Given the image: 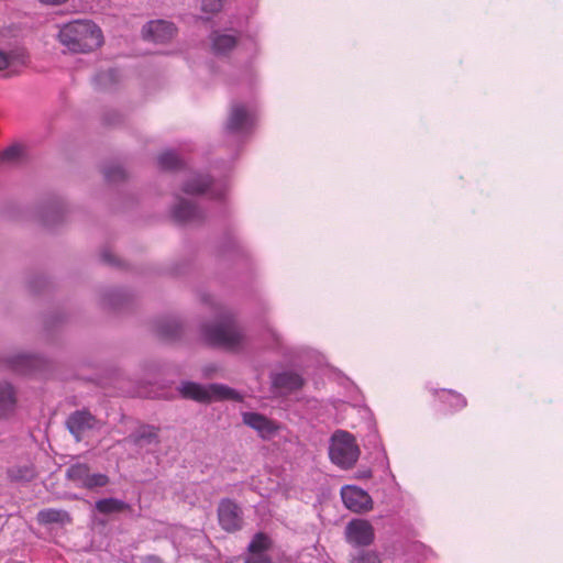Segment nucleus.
I'll return each mask as SVG.
<instances>
[{"label": "nucleus", "instance_id": "obj_1", "mask_svg": "<svg viewBox=\"0 0 563 563\" xmlns=\"http://www.w3.org/2000/svg\"><path fill=\"white\" fill-rule=\"evenodd\" d=\"M57 40L69 53L89 54L103 44V34L90 20H74L59 27Z\"/></svg>", "mask_w": 563, "mask_h": 563}, {"label": "nucleus", "instance_id": "obj_2", "mask_svg": "<svg viewBox=\"0 0 563 563\" xmlns=\"http://www.w3.org/2000/svg\"><path fill=\"white\" fill-rule=\"evenodd\" d=\"M205 340L214 346L230 351H238L245 344V336L231 319L214 324H207L202 329Z\"/></svg>", "mask_w": 563, "mask_h": 563}, {"label": "nucleus", "instance_id": "obj_3", "mask_svg": "<svg viewBox=\"0 0 563 563\" xmlns=\"http://www.w3.org/2000/svg\"><path fill=\"white\" fill-rule=\"evenodd\" d=\"M329 455L331 461L341 468L353 467L360 456L355 438L346 431L339 430L334 432L331 438Z\"/></svg>", "mask_w": 563, "mask_h": 563}, {"label": "nucleus", "instance_id": "obj_4", "mask_svg": "<svg viewBox=\"0 0 563 563\" xmlns=\"http://www.w3.org/2000/svg\"><path fill=\"white\" fill-rule=\"evenodd\" d=\"M180 394L184 398L200 402H209L212 400L223 399H240L235 390L217 384L203 387L196 383H185L180 388Z\"/></svg>", "mask_w": 563, "mask_h": 563}, {"label": "nucleus", "instance_id": "obj_5", "mask_svg": "<svg viewBox=\"0 0 563 563\" xmlns=\"http://www.w3.org/2000/svg\"><path fill=\"white\" fill-rule=\"evenodd\" d=\"M219 525L227 532L242 529L243 517L240 506L230 498L221 499L218 506Z\"/></svg>", "mask_w": 563, "mask_h": 563}, {"label": "nucleus", "instance_id": "obj_6", "mask_svg": "<svg viewBox=\"0 0 563 563\" xmlns=\"http://www.w3.org/2000/svg\"><path fill=\"white\" fill-rule=\"evenodd\" d=\"M345 539L352 545L368 547L375 539L374 528L367 520L353 519L345 528Z\"/></svg>", "mask_w": 563, "mask_h": 563}, {"label": "nucleus", "instance_id": "obj_7", "mask_svg": "<svg viewBox=\"0 0 563 563\" xmlns=\"http://www.w3.org/2000/svg\"><path fill=\"white\" fill-rule=\"evenodd\" d=\"M341 497L345 507L354 512H365L373 508L372 497L360 487L352 485L342 487Z\"/></svg>", "mask_w": 563, "mask_h": 563}, {"label": "nucleus", "instance_id": "obj_8", "mask_svg": "<svg viewBox=\"0 0 563 563\" xmlns=\"http://www.w3.org/2000/svg\"><path fill=\"white\" fill-rule=\"evenodd\" d=\"M177 29L165 20L150 21L143 26V36L155 43H167L176 35Z\"/></svg>", "mask_w": 563, "mask_h": 563}, {"label": "nucleus", "instance_id": "obj_9", "mask_svg": "<svg viewBox=\"0 0 563 563\" xmlns=\"http://www.w3.org/2000/svg\"><path fill=\"white\" fill-rule=\"evenodd\" d=\"M432 395L444 406V413H455L467 407L466 398L452 389H433Z\"/></svg>", "mask_w": 563, "mask_h": 563}, {"label": "nucleus", "instance_id": "obj_10", "mask_svg": "<svg viewBox=\"0 0 563 563\" xmlns=\"http://www.w3.org/2000/svg\"><path fill=\"white\" fill-rule=\"evenodd\" d=\"M95 423V417L85 410L74 412L66 422L69 432L76 438L77 442L82 439V434L87 430L93 428Z\"/></svg>", "mask_w": 563, "mask_h": 563}, {"label": "nucleus", "instance_id": "obj_11", "mask_svg": "<svg viewBox=\"0 0 563 563\" xmlns=\"http://www.w3.org/2000/svg\"><path fill=\"white\" fill-rule=\"evenodd\" d=\"M243 422L256 430L262 438H269L276 433L278 426L264 415L257 412H244Z\"/></svg>", "mask_w": 563, "mask_h": 563}, {"label": "nucleus", "instance_id": "obj_12", "mask_svg": "<svg viewBox=\"0 0 563 563\" xmlns=\"http://www.w3.org/2000/svg\"><path fill=\"white\" fill-rule=\"evenodd\" d=\"M272 384L277 389L292 393L301 389L305 385V380L295 372H283L272 377Z\"/></svg>", "mask_w": 563, "mask_h": 563}, {"label": "nucleus", "instance_id": "obj_13", "mask_svg": "<svg viewBox=\"0 0 563 563\" xmlns=\"http://www.w3.org/2000/svg\"><path fill=\"white\" fill-rule=\"evenodd\" d=\"M173 217L178 223H192L201 219V213L191 202L179 199L173 210Z\"/></svg>", "mask_w": 563, "mask_h": 563}, {"label": "nucleus", "instance_id": "obj_14", "mask_svg": "<svg viewBox=\"0 0 563 563\" xmlns=\"http://www.w3.org/2000/svg\"><path fill=\"white\" fill-rule=\"evenodd\" d=\"M251 122V115L246 111V109L241 104H235L232 107L227 129L236 132L242 131L245 128H247L249 123Z\"/></svg>", "mask_w": 563, "mask_h": 563}, {"label": "nucleus", "instance_id": "obj_15", "mask_svg": "<svg viewBox=\"0 0 563 563\" xmlns=\"http://www.w3.org/2000/svg\"><path fill=\"white\" fill-rule=\"evenodd\" d=\"M37 521L41 525L51 523H70L71 518L69 514L62 509L47 508L43 509L37 514Z\"/></svg>", "mask_w": 563, "mask_h": 563}, {"label": "nucleus", "instance_id": "obj_16", "mask_svg": "<svg viewBox=\"0 0 563 563\" xmlns=\"http://www.w3.org/2000/svg\"><path fill=\"white\" fill-rule=\"evenodd\" d=\"M14 406L15 395L12 386L9 384H0V419L13 412Z\"/></svg>", "mask_w": 563, "mask_h": 563}, {"label": "nucleus", "instance_id": "obj_17", "mask_svg": "<svg viewBox=\"0 0 563 563\" xmlns=\"http://www.w3.org/2000/svg\"><path fill=\"white\" fill-rule=\"evenodd\" d=\"M212 48L217 54H227L236 45V37L230 34L214 32L211 36Z\"/></svg>", "mask_w": 563, "mask_h": 563}, {"label": "nucleus", "instance_id": "obj_18", "mask_svg": "<svg viewBox=\"0 0 563 563\" xmlns=\"http://www.w3.org/2000/svg\"><path fill=\"white\" fill-rule=\"evenodd\" d=\"M96 509L103 515L130 510L129 504L117 498H104L96 503Z\"/></svg>", "mask_w": 563, "mask_h": 563}, {"label": "nucleus", "instance_id": "obj_19", "mask_svg": "<svg viewBox=\"0 0 563 563\" xmlns=\"http://www.w3.org/2000/svg\"><path fill=\"white\" fill-rule=\"evenodd\" d=\"M27 56L24 52L12 51L10 53H4L0 51V73L14 67L15 65H24Z\"/></svg>", "mask_w": 563, "mask_h": 563}, {"label": "nucleus", "instance_id": "obj_20", "mask_svg": "<svg viewBox=\"0 0 563 563\" xmlns=\"http://www.w3.org/2000/svg\"><path fill=\"white\" fill-rule=\"evenodd\" d=\"M90 468L85 463H77L67 468L66 476L69 481L77 484L79 487H85L88 479Z\"/></svg>", "mask_w": 563, "mask_h": 563}, {"label": "nucleus", "instance_id": "obj_21", "mask_svg": "<svg viewBox=\"0 0 563 563\" xmlns=\"http://www.w3.org/2000/svg\"><path fill=\"white\" fill-rule=\"evenodd\" d=\"M158 165L164 170H174L181 167V161L174 152L167 151L157 157Z\"/></svg>", "mask_w": 563, "mask_h": 563}, {"label": "nucleus", "instance_id": "obj_22", "mask_svg": "<svg viewBox=\"0 0 563 563\" xmlns=\"http://www.w3.org/2000/svg\"><path fill=\"white\" fill-rule=\"evenodd\" d=\"M210 178L207 176H197L187 183L184 187V191L189 195H198L206 191L210 185Z\"/></svg>", "mask_w": 563, "mask_h": 563}, {"label": "nucleus", "instance_id": "obj_23", "mask_svg": "<svg viewBox=\"0 0 563 563\" xmlns=\"http://www.w3.org/2000/svg\"><path fill=\"white\" fill-rule=\"evenodd\" d=\"M272 547V541L267 534L263 532H257L252 541L249 544L250 553H264V551L268 550Z\"/></svg>", "mask_w": 563, "mask_h": 563}, {"label": "nucleus", "instance_id": "obj_24", "mask_svg": "<svg viewBox=\"0 0 563 563\" xmlns=\"http://www.w3.org/2000/svg\"><path fill=\"white\" fill-rule=\"evenodd\" d=\"M158 432L159 428L154 426H143L140 428L137 433L133 435V442L139 444L142 441H146L147 443H152L153 441L158 442Z\"/></svg>", "mask_w": 563, "mask_h": 563}, {"label": "nucleus", "instance_id": "obj_25", "mask_svg": "<svg viewBox=\"0 0 563 563\" xmlns=\"http://www.w3.org/2000/svg\"><path fill=\"white\" fill-rule=\"evenodd\" d=\"M350 563H382V560L376 551L362 550L352 555Z\"/></svg>", "mask_w": 563, "mask_h": 563}, {"label": "nucleus", "instance_id": "obj_26", "mask_svg": "<svg viewBox=\"0 0 563 563\" xmlns=\"http://www.w3.org/2000/svg\"><path fill=\"white\" fill-rule=\"evenodd\" d=\"M179 324L176 321H167L157 325V333L164 339H174L179 332Z\"/></svg>", "mask_w": 563, "mask_h": 563}, {"label": "nucleus", "instance_id": "obj_27", "mask_svg": "<svg viewBox=\"0 0 563 563\" xmlns=\"http://www.w3.org/2000/svg\"><path fill=\"white\" fill-rule=\"evenodd\" d=\"M10 476L15 481H31L36 476V471L32 465L16 467L10 471Z\"/></svg>", "mask_w": 563, "mask_h": 563}, {"label": "nucleus", "instance_id": "obj_28", "mask_svg": "<svg viewBox=\"0 0 563 563\" xmlns=\"http://www.w3.org/2000/svg\"><path fill=\"white\" fill-rule=\"evenodd\" d=\"M109 484V477L101 473H89L88 479L85 483L86 489H93L97 487H103Z\"/></svg>", "mask_w": 563, "mask_h": 563}, {"label": "nucleus", "instance_id": "obj_29", "mask_svg": "<svg viewBox=\"0 0 563 563\" xmlns=\"http://www.w3.org/2000/svg\"><path fill=\"white\" fill-rule=\"evenodd\" d=\"M224 0H201V9L205 12L217 13L223 7Z\"/></svg>", "mask_w": 563, "mask_h": 563}, {"label": "nucleus", "instance_id": "obj_30", "mask_svg": "<svg viewBox=\"0 0 563 563\" xmlns=\"http://www.w3.org/2000/svg\"><path fill=\"white\" fill-rule=\"evenodd\" d=\"M22 154V147L20 145H12L2 152L1 158L3 161H14Z\"/></svg>", "mask_w": 563, "mask_h": 563}, {"label": "nucleus", "instance_id": "obj_31", "mask_svg": "<svg viewBox=\"0 0 563 563\" xmlns=\"http://www.w3.org/2000/svg\"><path fill=\"white\" fill-rule=\"evenodd\" d=\"M104 177L109 181H117L124 178V172L121 167L115 166L104 170Z\"/></svg>", "mask_w": 563, "mask_h": 563}, {"label": "nucleus", "instance_id": "obj_32", "mask_svg": "<svg viewBox=\"0 0 563 563\" xmlns=\"http://www.w3.org/2000/svg\"><path fill=\"white\" fill-rule=\"evenodd\" d=\"M244 563H272V560L265 553H250Z\"/></svg>", "mask_w": 563, "mask_h": 563}, {"label": "nucleus", "instance_id": "obj_33", "mask_svg": "<svg viewBox=\"0 0 563 563\" xmlns=\"http://www.w3.org/2000/svg\"><path fill=\"white\" fill-rule=\"evenodd\" d=\"M101 260L109 265H118V260L115 256L108 250H104L100 254Z\"/></svg>", "mask_w": 563, "mask_h": 563}, {"label": "nucleus", "instance_id": "obj_34", "mask_svg": "<svg viewBox=\"0 0 563 563\" xmlns=\"http://www.w3.org/2000/svg\"><path fill=\"white\" fill-rule=\"evenodd\" d=\"M38 1L44 4L58 5V4L65 3L67 0H38Z\"/></svg>", "mask_w": 563, "mask_h": 563}, {"label": "nucleus", "instance_id": "obj_35", "mask_svg": "<svg viewBox=\"0 0 563 563\" xmlns=\"http://www.w3.org/2000/svg\"><path fill=\"white\" fill-rule=\"evenodd\" d=\"M13 74H15V73L14 71H10V73H4L2 76L4 78H8V77L12 76Z\"/></svg>", "mask_w": 563, "mask_h": 563}, {"label": "nucleus", "instance_id": "obj_36", "mask_svg": "<svg viewBox=\"0 0 563 563\" xmlns=\"http://www.w3.org/2000/svg\"><path fill=\"white\" fill-rule=\"evenodd\" d=\"M114 74H115V71H114V70H109V71L107 73V75H108L109 77H113V76H114Z\"/></svg>", "mask_w": 563, "mask_h": 563}, {"label": "nucleus", "instance_id": "obj_37", "mask_svg": "<svg viewBox=\"0 0 563 563\" xmlns=\"http://www.w3.org/2000/svg\"><path fill=\"white\" fill-rule=\"evenodd\" d=\"M150 560H151V561H154V563H161V561H159V560L154 559V558H151Z\"/></svg>", "mask_w": 563, "mask_h": 563}]
</instances>
